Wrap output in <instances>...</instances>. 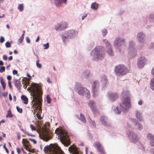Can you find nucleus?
Here are the masks:
<instances>
[{
    "label": "nucleus",
    "mask_w": 154,
    "mask_h": 154,
    "mask_svg": "<svg viewBox=\"0 0 154 154\" xmlns=\"http://www.w3.org/2000/svg\"><path fill=\"white\" fill-rule=\"evenodd\" d=\"M29 90L32 92V95L33 97L32 101L34 102V105L37 106L38 107H39V110L41 111V107L42 105V94L41 87L38 85L33 83L28 88L27 90Z\"/></svg>",
    "instance_id": "nucleus-1"
},
{
    "label": "nucleus",
    "mask_w": 154,
    "mask_h": 154,
    "mask_svg": "<svg viewBox=\"0 0 154 154\" xmlns=\"http://www.w3.org/2000/svg\"><path fill=\"white\" fill-rule=\"evenodd\" d=\"M123 95L126 97L123 100L122 103L120 105V109L118 107H117L115 109V112L118 114H119L121 111L123 112L125 111L130 106V100L129 98L130 93L128 91H124L122 93Z\"/></svg>",
    "instance_id": "nucleus-2"
},
{
    "label": "nucleus",
    "mask_w": 154,
    "mask_h": 154,
    "mask_svg": "<svg viewBox=\"0 0 154 154\" xmlns=\"http://www.w3.org/2000/svg\"><path fill=\"white\" fill-rule=\"evenodd\" d=\"M55 133L58 135L60 142L64 146H67L70 144L69 136L65 131L58 128L55 130Z\"/></svg>",
    "instance_id": "nucleus-3"
},
{
    "label": "nucleus",
    "mask_w": 154,
    "mask_h": 154,
    "mask_svg": "<svg viewBox=\"0 0 154 154\" xmlns=\"http://www.w3.org/2000/svg\"><path fill=\"white\" fill-rule=\"evenodd\" d=\"M60 150H62L57 144L47 145L44 147L43 150L45 153L49 154H60Z\"/></svg>",
    "instance_id": "nucleus-4"
},
{
    "label": "nucleus",
    "mask_w": 154,
    "mask_h": 154,
    "mask_svg": "<svg viewBox=\"0 0 154 154\" xmlns=\"http://www.w3.org/2000/svg\"><path fill=\"white\" fill-rule=\"evenodd\" d=\"M129 72V70L125 66L119 64L116 66L114 68V72L119 76H122L126 74Z\"/></svg>",
    "instance_id": "nucleus-5"
},
{
    "label": "nucleus",
    "mask_w": 154,
    "mask_h": 154,
    "mask_svg": "<svg viewBox=\"0 0 154 154\" xmlns=\"http://www.w3.org/2000/svg\"><path fill=\"white\" fill-rule=\"evenodd\" d=\"M91 54L94 56V60H97L99 59H102L104 56V53L100 50V49H94L91 52Z\"/></svg>",
    "instance_id": "nucleus-6"
},
{
    "label": "nucleus",
    "mask_w": 154,
    "mask_h": 154,
    "mask_svg": "<svg viewBox=\"0 0 154 154\" xmlns=\"http://www.w3.org/2000/svg\"><path fill=\"white\" fill-rule=\"evenodd\" d=\"M39 135L41 139L45 141H48L51 137V133L46 129L44 130L39 134Z\"/></svg>",
    "instance_id": "nucleus-7"
},
{
    "label": "nucleus",
    "mask_w": 154,
    "mask_h": 154,
    "mask_svg": "<svg viewBox=\"0 0 154 154\" xmlns=\"http://www.w3.org/2000/svg\"><path fill=\"white\" fill-rule=\"evenodd\" d=\"M126 44L125 39L123 38L117 37L115 38L113 42V45L114 47L117 48L122 47Z\"/></svg>",
    "instance_id": "nucleus-8"
},
{
    "label": "nucleus",
    "mask_w": 154,
    "mask_h": 154,
    "mask_svg": "<svg viewBox=\"0 0 154 154\" xmlns=\"http://www.w3.org/2000/svg\"><path fill=\"white\" fill-rule=\"evenodd\" d=\"M127 134L131 142L134 143L137 142L139 140V138L138 136L133 132H128Z\"/></svg>",
    "instance_id": "nucleus-9"
},
{
    "label": "nucleus",
    "mask_w": 154,
    "mask_h": 154,
    "mask_svg": "<svg viewBox=\"0 0 154 154\" xmlns=\"http://www.w3.org/2000/svg\"><path fill=\"white\" fill-rule=\"evenodd\" d=\"M147 59L144 56H141L138 59L137 65L140 68H143L146 63Z\"/></svg>",
    "instance_id": "nucleus-10"
},
{
    "label": "nucleus",
    "mask_w": 154,
    "mask_h": 154,
    "mask_svg": "<svg viewBox=\"0 0 154 154\" xmlns=\"http://www.w3.org/2000/svg\"><path fill=\"white\" fill-rule=\"evenodd\" d=\"M94 146L101 154H106L103 149V148L100 142L97 141L94 142L93 144Z\"/></svg>",
    "instance_id": "nucleus-11"
},
{
    "label": "nucleus",
    "mask_w": 154,
    "mask_h": 154,
    "mask_svg": "<svg viewBox=\"0 0 154 154\" xmlns=\"http://www.w3.org/2000/svg\"><path fill=\"white\" fill-rule=\"evenodd\" d=\"M67 27V23L65 22H61L57 24L55 26V28L57 31L63 30L66 29Z\"/></svg>",
    "instance_id": "nucleus-12"
},
{
    "label": "nucleus",
    "mask_w": 154,
    "mask_h": 154,
    "mask_svg": "<svg viewBox=\"0 0 154 154\" xmlns=\"http://www.w3.org/2000/svg\"><path fill=\"white\" fill-rule=\"evenodd\" d=\"M146 37L145 33L143 32H138L137 35V39L140 42L143 43L145 42Z\"/></svg>",
    "instance_id": "nucleus-13"
},
{
    "label": "nucleus",
    "mask_w": 154,
    "mask_h": 154,
    "mask_svg": "<svg viewBox=\"0 0 154 154\" xmlns=\"http://www.w3.org/2000/svg\"><path fill=\"white\" fill-rule=\"evenodd\" d=\"M99 85V82L98 81L96 80L94 82L92 86V91L94 96L97 95L98 93L97 88Z\"/></svg>",
    "instance_id": "nucleus-14"
},
{
    "label": "nucleus",
    "mask_w": 154,
    "mask_h": 154,
    "mask_svg": "<svg viewBox=\"0 0 154 154\" xmlns=\"http://www.w3.org/2000/svg\"><path fill=\"white\" fill-rule=\"evenodd\" d=\"M67 32L70 38H74L78 34L77 31L73 29H70Z\"/></svg>",
    "instance_id": "nucleus-15"
},
{
    "label": "nucleus",
    "mask_w": 154,
    "mask_h": 154,
    "mask_svg": "<svg viewBox=\"0 0 154 154\" xmlns=\"http://www.w3.org/2000/svg\"><path fill=\"white\" fill-rule=\"evenodd\" d=\"M118 95L116 93L109 92L108 93V97L109 99L112 101H115L118 97Z\"/></svg>",
    "instance_id": "nucleus-16"
},
{
    "label": "nucleus",
    "mask_w": 154,
    "mask_h": 154,
    "mask_svg": "<svg viewBox=\"0 0 154 154\" xmlns=\"http://www.w3.org/2000/svg\"><path fill=\"white\" fill-rule=\"evenodd\" d=\"M129 123L131 125H135L137 126L136 128L138 130H141L143 128L142 126L140 124L137 123L136 120L135 119H130Z\"/></svg>",
    "instance_id": "nucleus-17"
},
{
    "label": "nucleus",
    "mask_w": 154,
    "mask_h": 154,
    "mask_svg": "<svg viewBox=\"0 0 154 154\" xmlns=\"http://www.w3.org/2000/svg\"><path fill=\"white\" fill-rule=\"evenodd\" d=\"M88 105L94 113H95L98 112L97 109L96 108L94 100H91L89 101Z\"/></svg>",
    "instance_id": "nucleus-18"
},
{
    "label": "nucleus",
    "mask_w": 154,
    "mask_h": 154,
    "mask_svg": "<svg viewBox=\"0 0 154 154\" xmlns=\"http://www.w3.org/2000/svg\"><path fill=\"white\" fill-rule=\"evenodd\" d=\"M68 149L73 154H79L78 148L74 145L70 146L69 148Z\"/></svg>",
    "instance_id": "nucleus-19"
},
{
    "label": "nucleus",
    "mask_w": 154,
    "mask_h": 154,
    "mask_svg": "<svg viewBox=\"0 0 154 154\" xmlns=\"http://www.w3.org/2000/svg\"><path fill=\"white\" fill-rule=\"evenodd\" d=\"M62 38L63 40V41L64 42H66L68 41L69 38L68 33H67V32H63L62 36Z\"/></svg>",
    "instance_id": "nucleus-20"
},
{
    "label": "nucleus",
    "mask_w": 154,
    "mask_h": 154,
    "mask_svg": "<svg viewBox=\"0 0 154 154\" xmlns=\"http://www.w3.org/2000/svg\"><path fill=\"white\" fill-rule=\"evenodd\" d=\"M147 137L150 140L151 145L154 146V136L152 134H149L147 135Z\"/></svg>",
    "instance_id": "nucleus-21"
},
{
    "label": "nucleus",
    "mask_w": 154,
    "mask_h": 154,
    "mask_svg": "<svg viewBox=\"0 0 154 154\" xmlns=\"http://www.w3.org/2000/svg\"><path fill=\"white\" fill-rule=\"evenodd\" d=\"M107 119L105 116H102L100 118V121L101 122L105 125L107 126Z\"/></svg>",
    "instance_id": "nucleus-22"
},
{
    "label": "nucleus",
    "mask_w": 154,
    "mask_h": 154,
    "mask_svg": "<svg viewBox=\"0 0 154 154\" xmlns=\"http://www.w3.org/2000/svg\"><path fill=\"white\" fill-rule=\"evenodd\" d=\"M135 47V42L132 40H131L129 42V48H134Z\"/></svg>",
    "instance_id": "nucleus-23"
},
{
    "label": "nucleus",
    "mask_w": 154,
    "mask_h": 154,
    "mask_svg": "<svg viewBox=\"0 0 154 154\" xmlns=\"http://www.w3.org/2000/svg\"><path fill=\"white\" fill-rule=\"evenodd\" d=\"M21 99L23 101V103L26 104L28 103V99L26 96L23 95L21 96Z\"/></svg>",
    "instance_id": "nucleus-24"
},
{
    "label": "nucleus",
    "mask_w": 154,
    "mask_h": 154,
    "mask_svg": "<svg viewBox=\"0 0 154 154\" xmlns=\"http://www.w3.org/2000/svg\"><path fill=\"white\" fill-rule=\"evenodd\" d=\"M77 117H78L79 119V116L77 115ZM80 119L81 120V121L83 123H85L86 122L85 118L84 116V115L80 113Z\"/></svg>",
    "instance_id": "nucleus-25"
},
{
    "label": "nucleus",
    "mask_w": 154,
    "mask_h": 154,
    "mask_svg": "<svg viewBox=\"0 0 154 154\" xmlns=\"http://www.w3.org/2000/svg\"><path fill=\"white\" fill-rule=\"evenodd\" d=\"M136 116L137 119L139 121H142V115L138 111H136Z\"/></svg>",
    "instance_id": "nucleus-26"
},
{
    "label": "nucleus",
    "mask_w": 154,
    "mask_h": 154,
    "mask_svg": "<svg viewBox=\"0 0 154 154\" xmlns=\"http://www.w3.org/2000/svg\"><path fill=\"white\" fill-rule=\"evenodd\" d=\"M15 85V87L18 89H20L21 86V84L20 82L18 80H16L14 82Z\"/></svg>",
    "instance_id": "nucleus-27"
},
{
    "label": "nucleus",
    "mask_w": 154,
    "mask_h": 154,
    "mask_svg": "<svg viewBox=\"0 0 154 154\" xmlns=\"http://www.w3.org/2000/svg\"><path fill=\"white\" fill-rule=\"evenodd\" d=\"M98 4L96 2H93L92 3L91 6V8L94 10H96L98 8Z\"/></svg>",
    "instance_id": "nucleus-28"
},
{
    "label": "nucleus",
    "mask_w": 154,
    "mask_h": 154,
    "mask_svg": "<svg viewBox=\"0 0 154 154\" xmlns=\"http://www.w3.org/2000/svg\"><path fill=\"white\" fill-rule=\"evenodd\" d=\"M63 2V0H54V3L57 7H60Z\"/></svg>",
    "instance_id": "nucleus-29"
},
{
    "label": "nucleus",
    "mask_w": 154,
    "mask_h": 154,
    "mask_svg": "<svg viewBox=\"0 0 154 154\" xmlns=\"http://www.w3.org/2000/svg\"><path fill=\"white\" fill-rule=\"evenodd\" d=\"M103 42L105 44L106 47L107 48H111V45L110 42L108 41V40H107L105 39L103 40Z\"/></svg>",
    "instance_id": "nucleus-30"
},
{
    "label": "nucleus",
    "mask_w": 154,
    "mask_h": 154,
    "mask_svg": "<svg viewBox=\"0 0 154 154\" xmlns=\"http://www.w3.org/2000/svg\"><path fill=\"white\" fill-rule=\"evenodd\" d=\"M85 89L86 88H80L78 92V94L80 95H83L84 94V93L85 92Z\"/></svg>",
    "instance_id": "nucleus-31"
},
{
    "label": "nucleus",
    "mask_w": 154,
    "mask_h": 154,
    "mask_svg": "<svg viewBox=\"0 0 154 154\" xmlns=\"http://www.w3.org/2000/svg\"><path fill=\"white\" fill-rule=\"evenodd\" d=\"M85 97L87 99H88L90 96V94L89 91L87 89H85Z\"/></svg>",
    "instance_id": "nucleus-32"
},
{
    "label": "nucleus",
    "mask_w": 154,
    "mask_h": 154,
    "mask_svg": "<svg viewBox=\"0 0 154 154\" xmlns=\"http://www.w3.org/2000/svg\"><path fill=\"white\" fill-rule=\"evenodd\" d=\"M89 122L90 123V124L93 126L94 127H96V124L95 122L94 121H93L92 120V119H91V118L89 117Z\"/></svg>",
    "instance_id": "nucleus-33"
},
{
    "label": "nucleus",
    "mask_w": 154,
    "mask_h": 154,
    "mask_svg": "<svg viewBox=\"0 0 154 154\" xmlns=\"http://www.w3.org/2000/svg\"><path fill=\"white\" fill-rule=\"evenodd\" d=\"M24 6L23 4H19L18 6V9L20 12L22 11L23 10Z\"/></svg>",
    "instance_id": "nucleus-34"
},
{
    "label": "nucleus",
    "mask_w": 154,
    "mask_h": 154,
    "mask_svg": "<svg viewBox=\"0 0 154 154\" xmlns=\"http://www.w3.org/2000/svg\"><path fill=\"white\" fill-rule=\"evenodd\" d=\"M0 81L1 84L3 88V90H5V88L6 84L5 81L3 80L2 78H0Z\"/></svg>",
    "instance_id": "nucleus-35"
},
{
    "label": "nucleus",
    "mask_w": 154,
    "mask_h": 154,
    "mask_svg": "<svg viewBox=\"0 0 154 154\" xmlns=\"http://www.w3.org/2000/svg\"><path fill=\"white\" fill-rule=\"evenodd\" d=\"M13 117V115L11 113V110L10 109H9L8 110L7 112V114L6 116L7 118L10 117L11 118Z\"/></svg>",
    "instance_id": "nucleus-36"
},
{
    "label": "nucleus",
    "mask_w": 154,
    "mask_h": 154,
    "mask_svg": "<svg viewBox=\"0 0 154 154\" xmlns=\"http://www.w3.org/2000/svg\"><path fill=\"white\" fill-rule=\"evenodd\" d=\"M150 88L151 89L154 90V78L151 80Z\"/></svg>",
    "instance_id": "nucleus-37"
},
{
    "label": "nucleus",
    "mask_w": 154,
    "mask_h": 154,
    "mask_svg": "<svg viewBox=\"0 0 154 154\" xmlns=\"http://www.w3.org/2000/svg\"><path fill=\"white\" fill-rule=\"evenodd\" d=\"M108 54L110 56L113 55L114 53L112 49H109L107 51Z\"/></svg>",
    "instance_id": "nucleus-38"
},
{
    "label": "nucleus",
    "mask_w": 154,
    "mask_h": 154,
    "mask_svg": "<svg viewBox=\"0 0 154 154\" xmlns=\"http://www.w3.org/2000/svg\"><path fill=\"white\" fill-rule=\"evenodd\" d=\"M46 98L47 99V103H51V98L50 97L49 95L48 94L47 95Z\"/></svg>",
    "instance_id": "nucleus-39"
},
{
    "label": "nucleus",
    "mask_w": 154,
    "mask_h": 154,
    "mask_svg": "<svg viewBox=\"0 0 154 154\" xmlns=\"http://www.w3.org/2000/svg\"><path fill=\"white\" fill-rule=\"evenodd\" d=\"M102 35L103 36H105L107 34V31L106 29H103L102 31Z\"/></svg>",
    "instance_id": "nucleus-40"
},
{
    "label": "nucleus",
    "mask_w": 154,
    "mask_h": 154,
    "mask_svg": "<svg viewBox=\"0 0 154 154\" xmlns=\"http://www.w3.org/2000/svg\"><path fill=\"white\" fill-rule=\"evenodd\" d=\"M39 60H38L36 61V65L37 67L39 68H42V65L39 63Z\"/></svg>",
    "instance_id": "nucleus-41"
},
{
    "label": "nucleus",
    "mask_w": 154,
    "mask_h": 154,
    "mask_svg": "<svg viewBox=\"0 0 154 154\" xmlns=\"http://www.w3.org/2000/svg\"><path fill=\"white\" fill-rule=\"evenodd\" d=\"M17 111L20 113H22L23 112L22 109L21 108H19L18 106L16 107Z\"/></svg>",
    "instance_id": "nucleus-42"
},
{
    "label": "nucleus",
    "mask_w": 154,
    "mask_h": 154,
    "mask_svg": "<svg viewBox=\"0 0 154 154\" xmlns=\"http://www.w3.org/2000/svg\"><path fill=\"white\" fill-rule=\"evenodd\" d=\"M36 115V117H37V118H38V119L41 120L42 119L41 116L40 114H39V112L38 111L37 112Z\"/></svg>",
    "instance_id": "nucleus-43"
},
{
    "label": "nucleus",
    "mask_w": 154,
    "mask_h": 154,
    "mask_svg": "<svg viewBox=\"0 0 154 154\" xmlns=\"http://www.w3.org/2000/svg\"><path fill=\"white\" fill-rule=\"evenodd\" d=\"M5 70V68L4 66L0 67V72H4Z\"/></svg>",
    "instance_id": "nucleus-44"
},
{
    "label": "nucleus",
    "mask_w": 154,
    "mask_h": 154,
    "mask_svg": "<svg viewBox=\"0 0 154 154\" xmlns=\"http://www.w3.org/2000/svg\"><path fill=\"white\" fill-rule=\"evenodd\" d=\"M5 45L6 48H10L11 47V43L9 42H7Z\"/></svg>",
    "instance_id": "nucleus-45"
},
{
    "label": "nucleus",
    "mask_w": 154,
    "mask_h": 154,
    "mask_svg": "<svg viewBox=\"0 0 154 154\" xmlns=\"http://www.w3.org/2000/svg\"><path fill=\"white\" fill-rule=\"evenodd\" d=\"M30 127L32 131H35L36 130V128L32 125L30 124Z\"/></svg>",
    "instance_id": "nucleus-46"
},
{
    "label": "nucleus",
    "mask_w": 154,
    "mask_h": 154,
    "mask_svg": "<svg viewBox=\"0 0 154 154\" xmlns=\"http://www.w3.org/2000/svg\"><path fill=\"white\" fill-rule=\"evenodd\" d=\"M43 47H45L44 48H48L49 47V43L48 42L45 44H44Z\"/></svg>",
    "instance_id": "nucleus-47"
},
{
    "label": "nucleus",
    "mask_w": 154,
    "mask_h": 154,
    "mask_svg": "<svg viewBox=\"0 0 154 154\" xmlns=\"http://www.w3.org/2000/svg\"><path fill=\"white\" fill-rule=\"evenodd\" d=\"M23 38H20L18 40V44H19L21 43L23 41Z\"/></svg>",
    "instance_id": "nucleus-48"
},
{
    "label": "nucleus",
    "mask_w": 154,
    "mask_h": 154,
    "mask_svg": "<svg viewBox=\"0 0 154 154\" xmlns=\"http://www.w3.org/2000/svg\"><path fill=\"white\" fill-rule=\"evenodd\" d=\"M124 11H124L123 10H121L119 12L118 14V15H121L122 14H123V13H124Z\"/></svg>",
    "instance_id": "nucleus-49"
},
{
    "label": "nucleus",
    "mask_w": 154,
    "mask_h": 154,
    "mask_svg": "<svg viewBox=\"0 0 154 154\" xmlns=\"http://www.w3.org/2000/svg\"><path fill=\"white\" fill-rule=\"evenodd\" d=\"M148 18L153 20V19H154V14H150L148 17Z\"/></svg>",
    "instance_id": "nucleus-50"
},
{
    "label": "nucleus",
    "mask_w": 154,
    "mask_h": 154,
    "mask_svg": "<svg viewBox=\"0 0 154 154\" xmlns=\"http://www.w3.org/2000/svg\"><path fill=\"white\" fill-rule=\"evenodd\" d=\"M5 41V39L4 38L3 36H1L0 38V42L1 43H3Z\"/></svg>",
    "instance_id": "nucleus-51"
},
{
    "label": "nucleus",
    "mask_w": 154,
    "mask_h": 154,
    "mask_svg": "<svg viewBox=\"0 0 154 154\" xmlns=\"http://www.w3.org/2000/svg\"><path fill=\"white\" fill-rule=\"evenodd\" d=\"M5 144L3 146V148H4V149L6 151V152L7 153H9V151H8V149H7V148H6V147L5 146Z\"/></svg>",
    "instance_id": "nucleus-52"
},
{
    "label": "nucleus",
    "mask_w": 154,
    "mask_h": 154,
    "mask_svg": "<svg viewBox=\"0 0 154 154\" xmlns=\"http://www.w3.org/2000/svg\"><path fill=\"white\" fill-rule=\"evenodd\" d=\"M29 140L35 144L37 143L36 141L34 139L30 138Z\"/></svg>",
    "instance_id": "nucleus-53"
},
{
    "label": "nucleus",
    "mask_w": 154,
    "mask_h": 154,
    "mask_svg": "<svg viewBox=\"0 0 154 154\" xmlns=\"http://www.w3.org/2000/svg\"><path fill=\"white\" fill-rule=\"evenodd\" d=\"M26 75L28 77V80H30L32 78V77L28 73H27Z\"/></svg>",
    "instance_id": "nucleus-54"
},
{
    "label": "nucleus",
    "mask_w": 154,
    "mask_h": 154,
    "mask_svg": "<svg viewBox=\"0 0 154 154\" xmlns=\"http://www.w3.org/2000/svg\"><path fill=\"white\" fill-rule=\"evenodd\" d=\"M87 14H85L82 17V20H83L87 16Z\"/></svg>",
    "instance_id": "nucleus-55"
},
{
    "label": "nucleus",
    "mask_w": 154,
    "mask_h": 154,
    "mask_svg": "<svg viewBox=\"0 0 154 154\" xmlns=\"http://www.w3.org/2000/svg\"><path fill=\"white\" fill-rule=\"evenodd\" d=\"M8 86L10 88H12V86L11 85V81H8Z\"/></svg>",
    "instance_id": "nucleus-56"
},
{
    "label": "nucleus",
    "mask_w": 154,
    "mask_h": 154,
    "mask_svg": "<svg viewBox=\"0 0 154 154\" xmlns=\"http://www.w3.org/2000/svg\"><path fill=\"white\" fill-rule=\"evenodd\" d=\"M26 40L27 43H30V40L28 37H26Z\"/></svg>",
    "instance_id": "nucleus-57"
},
{
    "label": "nucleus",
    "mask_w": 154,
    "mask_h": 154,
    "mask_svg": "<svg viewBox=\"0 0 154 154\" xmlns=\"http://www.w3.org/2000/svg\"><path fill=\"white\" fill-rule=\"evenodd\" d=\"M11 79V77L10 75H8L7 76V79L9 80V81H10Z\"/></svg>",
    "instance_id": "nucleus-58"
},
{
    "label": "nucleus",
    "mask_w": 154,
    "mask_h": 154,
    "mask_svg": "<svg viewBox=\"0 0 154 154\" xmlns=\"http://www.w3.org/2000/svg\"><path fill=\"white\" fill-rule=\"evenodd\" d=\"M17 152L18 154H20L21 152V149H19L18 148H17Z\"/></svg>",
    "instance_id": "nucleus-59"
},
{
    "label": "nucleus",
    "mask_w": 154,
    "mask_h": 154,
    "mask_svg": "<svg viewBox=\"0 0 154 154\" xmlns=\"http://www.w3.org/2000/svg\"><path fill=\"white\" fill-rule=\"evenodd\" d=\"M8 94V92L3 93L2 94V96L4 97H6Z\"/></svg>",
    "instance_id": "nucleus-60"
},
{
    "label": "nucleus",
    "mask_w": 154,
    "mask_h": 154,
    "mask_svg": "<svg viewBox=\"0 0 154 154\" xmlns=\"http://www.w3.org/2000/svg\"><path fill=\"white\" fill-rule=\"evenodd\" d=\"M3 59L4 60H6L7 59V57L5 55H4L3 57Z\"/></svg>",
    "instance_id": "nucleus-61"
},
{
    "label": "nucleus",
    "mask_w": 154,
    "mask_h": 154,
    "mask_svg": "<svg viewBox=\"0 0 154 154\" xmlns=\"http://www.w3.org/2000/svg\"><path fill=\"white\" fill-rule=\"evenodd\" d=\"M17 71L16 70H14L13 71V73L14 75L17 74Z\"/></svg>",
    "instance_id": "nucleus-62"
},
{
    "label": "nucleus",
    "mask_w": 154,
    "mask_h": 154,
    "mask_svg": "<svg viewBox=\"0 0 154 154\" xmlns=\"http://www.w3.org/2000/svg\"><path fill=\"white\" fill-rule=\"evenodd\" d=\"M143 103V101H142V100H140L139 102H138V104L140 105H142Z\"/></svg>",
    "instance_id": "nucleus-63"
},
{
    "label": "nucleus",
    "mask_w": 154,
    "mask_h": 154,
    "mask_svg": "<svg viewBox=\"0 0 154 154\" xmlns=\"http://www.w3.org/2000/svg\"><path fill=\"white\" fill-rule=\"evenodd\" d=\"M150 46L151 48H154V42H152L151 43Z\"/></svg>",
    "instance_id": "nucleus-64"
}]
</instances>
